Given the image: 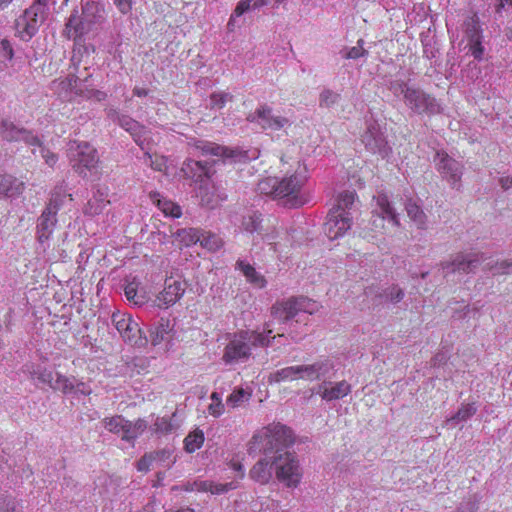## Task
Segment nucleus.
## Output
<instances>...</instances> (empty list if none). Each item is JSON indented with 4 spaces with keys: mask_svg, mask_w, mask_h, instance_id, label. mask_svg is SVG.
I'll list each match as a JSON object with an SVG mask.
<instances>
[{
    "mask_svg": "<svg viewBox=\"0 0 512 512\" xmlns=\"http://www.w3.org/2000/svg\"><path fill=\"white\" fill-rule=\"evenodd\" d=\"M294 442L295 436L289 427L273 422L262 427L252 436L247 451L250 455L258 453L277 455L284 453L283 449Z\"/></svg>",
    "mask_w": 512,
    "mask_h": 512,
    "instance_id": "1",
    "label": "nucleus"
},
{
    "mask_svg": "<svg viewBox=\"0 0 512 512\" xmlns=\"http://www.w3.org/2000/svg\"><path fill=\"white\" fill-rule=\"evenodd\" d=\"M272 330L264 332L255 330H241L234 334L224 349L222 356L226 364L246 360L251 356L252 347H268L276 336H271Z\"/></svg>",
    "mask_w": 512,
    "mask_h": 512,
    "instance_id": "2",
    "label": "nucleus"
},
{
    "mask_svg": "<svg viewBox=\"0 0 512 512\" xmlns=\"http://www.w3.org/2000/svg\"><path fill=\"white\" fill-rule=\"evenodd\" d=\"M295 170L292 174L285 176L282 180H278V189L276 197L287 198V202L293 206H302L306 202V198L301 193L302 188L307 180L306 167L298 160L294 161Z\"/></svg>",
    "mask_w": 512,
    "mask_h": 512,
    "instance_id": "3",
    "label": "nucleus"
},
{
    "mask_svg": "<svg viewBox=\"0 0 512 512\" xmlns=\"http://www.w3.org/2000/svg\"><path fill=\"white\" fill-rule=\"evenodd\" d=\"M275 475L288 488L299 486L303 471L299 460L290 452L274 455Z\"/></svg>",
    "mask_w": 512,
    "mask_h": 512,
    "instance_id": "4",
    "label": "nucleus"
},
{
    "mask_svg": "<svg viewBox=\"0 0 512 512\" xmlns=\"http://www.w3.org/2000/svg\"><path fill=\"white\" fill-rule=\"evenodd\" d=\"M111 321L123 341L139 348L146 346L147 338L143 335L138 322L130 314L113 312Z\"/></svg>",
    "mask_w": 512,
    "mask_h": 512,
    "instance_id": "5",
    "label": "nucleus"
},
{
    "mask_svg": "<svg viewBox=\"0 0 512 512\" xmlns=\"http://www.w3.org/2000/svg\"><path fill=\"white\" fill-rule=\"evenodd\" d=\"M68 154L74 169L84 176L86 171L95 169L99 163L97 150L87 142L71 141Z\"/></svg>",
    "mask_w": 512,
    "mask_h": 512,
    "instance_id": "6",
    "label": "nucleus"
},
{
    "mask_svg": "<svg viewBox=\"0 0 512 512\" xmlns=\"http://www.w3.org/2000/svg\"><path fill=\"white\" fill-rule=\"evenodd\" d=\"M64 198L65 194L61 190L53 191L49 203L39 217L37 232L38 241L41 245L44 244L45 240L49 239L51 233L53 232L57 222L56 215L63 203Z\"/></svg>",
    "mask_w": 512,
    "mask_h": 512,
    "instance_id": "7",
    "label": "nucleus"
},
{
    "mask_svg": "<svg viewBox=\"0 0 512 512\" xmlns=\"http://www.w3.org/2000/svg\"><path fill=\"white\" fill-rule=\"evenodd\" d=\"M398 86L401 88L406 105L414 112L418 114L439 112V105L430 95L419 89L409 87L404 83H399Z\"/></svg>",
    "mask_w": 512,
    "mask_h": 512,
    "instance_id": "8",
    "label": "nucleus"
},
{
    "mask_svg": "<svg viewBox=\"0 0 512 512\" xmlns=\"http://www.w3.org/2000/svg\"><path fill=\"white\" fill-rule=\"evenodd\" d=\"M376 203L374 210L372 211L371 225L376 232H381L385 228V220L390 221L395 226H400L399 216L395 209L392 207L388 196L383 193H379L374 196Z\"/></svg>",
    "mask_w": 512,
    "mask_h": 512,
    "instance_id": "9",
    "label": "nucleus"
},
{
    "mask_svg": "<svg viewBox=\"0 0 512 512\" xmlns=\"http://www.w3.org/2000/svg\"><path fill=\"white\" fill-rule=\"evenodd\" d=\"M485 260L484 254L480 252L459 253L451 261L442 262L441 268L445 274L448 273H471Z\"/></svg>",
    "mask_w": 512,
    "mask_h": 512,
    "instance_id": "10",
    "label": "nucleus"
},
{
    "mask_svg": "<svg viewBox=\"0 0 512 512\" xmlns=\"http://www.w3.org/2000/svg\"><path fill=\"white\" fill-rule=\"evenodd\" d=\"M311 301L305 297H292L285 301L276 302L271 307V314L282 322L294 318L299 312H309Z\"/></svg>",
    "mask_w": 512,
    "mask_h": 512,
    "instance_id": "11",
    "label": "nucleus"
},
{
    "mask_svg": "<svg viewBox=\"0 0 512 512\" xmlns=\"http://www.w3.org/2000/svg\"><path fill=\"white\" fill-rule=\"evenodd\" d=\"M247 120L251 123H257L262 129L278 131L289 125V119L276 115L273 108L267 104L260 105L253 113L247 116Z\"/></svg>",
    "mask_w": 512,
    "mask_h": 512,
    "instance_id": "12",
    "label": "nucleus"
},
{
    "mask_svg": "<svg viewBox=\"0 0 512 512\" xmlns=\"http://www.w3.org/2000/svg\"><path fill=\"white\" fill-rule=\"evenodd\" d=\"M362 142L369 152L380 156L382 159L388 158L392 153V148L388 145L380 126L376 123L367 126L362 135Z\"/></svg>",
    "mask_w": 512,
    "mask_h": 512,
    "instance_id": "13",
    "label": "nucleus"
},
{
    "mask_svg": "<svg viewBox=\"0 0 512 512\" xmlns=\"http://www.w3.org/2000/svg\"><path fill=\"white\" fill-rule=\"evenodd\" d=\"M352 225V217L343 214L341 210H332L324 224V232L330 240L343 236Z\"/></svg>",
    "mask_w": 512,
    "mask_h": 512,
    "instance_id": "14",
    "label": "nucleus"
},
{
    "mask_svg": "<svg viewBox=\"0 0 512 512\" xmlns=\"http://www.w3.org/2000/svg\"><path fill=\"white\" fill-rule=\"evenodd\" d=\"M190 145L198 150L203 156H214L222 159L223 161H235L238 157L243 156L237 149L222 146L214 142L196 140L191 142Z\"/></svg>",
    "mask_w": 512,
    "mask_h": 512,
    "instance_id": "15",
    "label": "nucleus"
},
{
    "mask_svg": "<svg viewBox=\"0 0 512 512\" xmlns=\"http://www.w3.org/2000/svg\"><path fill=\"white\" fill-rule=\"evenodd\" d=\"M186 290V283L182 280L168 278L165 281V287L156 299L155 305L159 308H168L181 299Z\"/></svg>",
    "mask_w": 512,
    "mask_h": 512,
    "instance_id": "16",
    "label": "nucleus"
},
{
    "mask_svg": "<svg viewBox=\"0 0 512 512\" xmlns=\"http://www.w3.org/2000/svg\"><path fill=\"white\" fill-rule=\"evenodd\" d=\"M273 470L275 471L274 455L263 454L250 469L249 476L255 482L266 485L272 479Z\"/></svg>",
    "mask_w": 512,
    "mask_h": 512,
    "instance_id": "17",
    "label": "nucleus"
},
{
    "mask_svg": "<svg viewBox=\"0 0 512 512\" xmlns=\"http://www.w3.org/2000/svg\"><path fill=\"white\" fill-rule=\"evenodd\" d=\"M332 368L329 360H318L312 364L297 365L298 380L315 381L325 376Z\"/></svg>",
    "mask_w": 512,
    "mask_h": 512,
    "instance_id": "18",
    "label": "nucleus"
},
{
    "mask_svg": "<svg viewBox=\"0 0 512 512\" xmlns=\"http://www.w3.org/2000/svg\"><path fill=\"white\" fill-rule=\"evenodd\" d=\"M438 170L455 186L462 176V165L445 153L437 152Z\"/></svg>",
    "mask_w": 512,
    "mask_h": 512,
    "instance_id": "19",
    "label": "nucleus"
},
{
    "mask_svg": "<svg viewBox=\"0 0 512 512\" xmlns=\"http://www.w3.org/2000/svg\"><path fill=\"white\" fill-rule=\"evenodd\" d=\"M110 204L107 189L98 188L92 197L87 201L83 208V213L87 216H97L104 212Z\"/></svg>",
    "mask_w": 512,
    "mask_h": 512,
    "instance_id": "20",
    "label": "nucleus"
},
{
    "mask_svg": "<svg viewBox=\"0 0 512 512\" xmlns=\"http://www.w3.org/2000/svg\"><path fill=\"white\" fill-rule=\"evenodd\" d=\"M182 171L189 178L200 180L202 177L210 178L212 172L206 162L188 159L183 163Z\"/></svg>",
    "mask_w": 512,
    "mask_h": 512,
    "instance_id": "21",
    "label": "nucleus"
},
{
    "mask_svg": "<svg viewBox=\"0 0 512 512\" xmlns=\"http://www.w3.org/2000/svg\"><path fill=\"white\" fill-rule=\"evenodd\" d=\"M320 395L323 400L333 401L347 396L351 392V385L343 380L334 383L331 387L322 386Z\"/></svg>",
    "mask_w": 512,
    "mask_h": 512,
    "instance_id": "22",
    "label": "nucleus"
},
{
    "mask_svg": "<svg viewBox=\"0 0 512 512\" xmlns=\"http://www.w3.org/2000/svg\"><path fill=\"white\" fill-rule=\"evenodd\" d=\"M24 190V183L17 178L0 174V196L14 197L21 194Z\"/></svg>",
    "mask_w": 512,
    "mask_h": 512,
    "instance_id": "23",
    "label": "nucleus"
},
{
    "mask_svg": "<svg viewBox=\"0 0 512 512\" xmlns=\"http://www.w3.org/2000/svg\"><path fill=\"white\" fill-rule=\"evenodd\" d=\"M1 136L7 141H28L30 132L23 128H18L13 122L4 120L1 124Z\"/></svg>",
    "mask_w": 512,
    "mask_h": 512,
    "instance_id": "24",
    "label": "nucleus"
},
{
    "mask_svg": "<svg viewBox=\"0 0 512 512\" xmlns=\"http://www.w3.org/2000/svg\"><path fill=\"white\" fill-rule=\"evenodd\" d=\"M32 16L29 8H26L22 15L15 20V34L22 41H30Z\"/></svg>",
    "mask_w": 512,
    "mask_h": 512,
    "instance_id": "25",
    "label": "nucleus"
},
{
    "mask_svg": "<svg viewBox=\"0 0 512 512\" xmlns=\"http://www.w3.org/2000/svg\"><path fill=\"white\" fill-rule=\"evenodd\" d=\"M407 216L419 229H425L427 223V216L423 209L414 201L409 199L405 204Z\"/></svg>",
    "mask_w": 512,
    "mask_h": 512,
    "instance_id": "26",
    "label": "nucleus"
},
{
    "mask_svg": "<svg viewBox=\"0 0 512 512\" xmlns=\"http://www.w3.org/2000/svg\"><path fill=\"white\" fill-rule=\"evenodd\" d=\"M298 380L297 365L288 366L282 369L276 370L269 374L267 381L269 384L281 383L284 381H296Z\"/></svg>",
    "mask_w": 512,
    "mask_h": 512,
    "instance_id": "27",
    "label": "nucleus"
},
{
    "mask_svg": "<svg viewBox=\"0 0 512 512\" xmlns=\"http://www.w3.org/2000/svg\"><path fill=\"white\" fill-rule=\"evenodd\" d=\"M172 326L168 319H161L158 325L150 331V340L153 346L161 344L172 332Z\"/></svg>",
    "mask_w": 512,
    "mask_h": 512,
    "instance_id": "28",
    "label": "nucleus"
},
{
    "mask_svg": "<svg viewBox=\"0 0 512 512\" xmlns=\"http://www.w3.org/2000/svg\"><path fill=\"white\" fill-rule=\"evenodd\" d=\"M237 266L249 282L260 288L265 286L266 280L264 277L260 275L249 263L238 261Z\"/></svg>",
    "mask_w": 512,
    "mask_h": 512,
    "instance_id": "29",
    "label": "nucleus"
},
{
    "mask_svg": "<svg viewBox=\"0 0 512 512\" xmlns=\"http://www.w3.org/2000/svg\"><path fill=\"white\" fill-rule=\"evenodd\" d=\"M154 202L157 203V206L163 211L165 215L172 216L178 218L181 216V208L175 203L166 200L160 199L158 193H153L150 195Z\"/></svg>",
    "mask_w": 512,
    "mask_h": 512,
    "instance_id": "30",
    "label": "nucleus"
},
{
    "mask_svg": "<svg viewBox=\"0 0 512 512\" xmlns=\"http://www.w3.org/2000/svg\"><path fill=\"white\" fill-rule=\"evenodd\" d=\"M200 234L199 229L183 228L176 232V237L182 245L188 247L199 242Z\"/></svg>",
    "mask_w": 512,
    "mask_h": 512,
    "instance_id": "31",
    "label": "nucleus"
},
{
    "mask_svg": "<svg viewBox=\"0 0 512 512\" xmlns=\"http://www.w3.org/2000/svg\"><path fill=\"white\" fill-rule=\"evenodd\" d=\"M199 243L203 248L209 251H217L224 244L222 238L218 235L204 231H201Z\"/></svg>",
    "mask_w": 512,
    "mask_h": 512,
    "instance_id": "32",
    "label": "nucleus"
},
{
    "mask_svg": "<svg viewBox=\"0 0 512 512\" xmlns=\"http://www.w3.org/2000/svg\"><path fill=\"white\" fill-rule=\"evenodd\" d=\"M102 424L109 432L122 436V434H124L126 419L121 415H115L104 418Z\"/></svg>",
    "mask_w": 512,
    "mask_h": 512,
    "instance_id": "33",
    "label": "nucleus"
},
{
    "mask_svg": "<svg viewBox=\"0 0 512 512\" xmlns=\"http://www.w3.org/2000/svg\"><path fill=\"white\" fill-rule=\"evenodd\" d=\"M204 433L201 430H195L189 433L184 439L185 450L189 453H193L200 449L204 443Z\"/></svg>",
    "mask_w": 512,
    "mask_h": 512,
    "instance_id": "34",
    "label": "nucleus"
},
{
    "mask_svg": "<svg viewBox=\"0 0 512 512\" xmlns=\"http://www.w3.org/2000/svg\"><path fill=\"white\" fill-rule=\"evenodd\" d=\"M356 201V193L354 191H344L338 197V204L334 210H341L343 214H348L350 216V212L353 204Z\"/></svg>",
    "mask_w": 512,
    "mask_h": 512,
    "instance_id": "35",
    "label": "nucleus"
},
{
    "mask_svg": "<svg viewBox=\"0 0 512 512\" xmlns=\"http://www.w3.org/2000/svg\"><path fill=\"white\" fill-rule=\"evenodd\" d=\"M364 40L359 39L357 41V46L354 47H346L341 50L342 57L345 59H358L360 57H364L368 54V51L364 49Z\"/></svg>",
    "mask_w": 512,
    "mask_h": 512,
    "instance_id": "36",
    "label": "nucleus"
},
{
    "mask_svg": "<svg viewBox=\"0 0 512 512\" xmlns=\"http://www.w3.org/2000/svg\"><path fill=\"white\" fill-rule=\"evenodd\" d=\"M477 409L476 407L474 406L473 403H469V404H463L459 409L458 411L456 412L455 415H453L451 418H449L447 420V422H461V421H466L468 420L469 418H471L475 413H476Z\"/></svg>",
    "mask_w": 512,
    "mask_h": 512,
    "instance_id": "37",
    "label": "nucleus"
},
{
    "mask_svg": "<svg viewBox=\"0 0 512 512\" xmlns=\"http://www.w3.org/2000/svg\"><path fill=\"white\" fill-rule=\"evenodd\" d=\"M267 0H242L240 1L235 10H234V16L240 17L245 12L252 10V9H258L264 5H266Z\"/></svg>",
    "mask_w": 512,
    "mask_h": 512,
    "instance_id": "38",
    "label": "nucleus"
},
{
    "mask_svg": "<svg viewBox=\"0 0 512 512\" xmlns=\"http://www.w3.org/2000/svg\"><path fill=\"white\" fill-rule=\"evenodd\" d=\"M154 463L162 467H170L175 459L172 458V451L170 449H162L155 452H150Z\"/></svg>",
    "mask_w": 512,
    "mask_h": 512,
    "instance_id": "39",
    "label": "nucleus"
},
{
    "mask_svg": "<svg viewBox=\"0 0 512 512\" xmlns=\"http://www.w3.org/2000/svg\"><path fill=\"white\" fill-rule=\"evenodd\" d=\"M381 296L384 297L386 301L397 304L403 300L405 293L398 285H392L383 290Z\"/></svg>",
    "mask_w": 512,
    "mask_h": 512,
    "instance_id": "40",
    "label": "nucleus"
},
{
    "mask_svg": "<svg viewBox=\"0 0 512 512\" xmlns=\"http://www.w3.org/2000/svg\"><path fill=\"white\" fill-rule=\"evenodd\" d=\"M340 100V94L334 92L330 89H325L320 93L319 96V105L321 107L330 108L333 105L337 104Z\"/></svg>",
    "mask_w": 512,
    "mask_h": 512,
    "instance_id": "41",
    "label": "nucleus"
},
{
    "mask_svg": "<svg viewBox=\"0 0 512 512\" xmlns=\"http://www.w3.org/2000/svg\"><path fill=\"white\" fill-rule=\"evenodd\" d=\"M278 179L274 177H267L258 183V190L262 194L274 195L276 197V190L278 189Z\"/></svg>",
    "mask_w": 512,
    "mask_h": 512,
    "instance_id": "42",
    "label": "nucleus"
},
{
    "mask_svg": "<svg viewBox=\"0 0 512 512\" xmlns=\"http://www.w3.org/2000/svg\"><path fill=\"white\" fill-rule=\"evenodd\" d=\"M172 423L167 417H156L151 425V431L155 434H167L172 430Z\"/></svg>",
    "mask_w": 512,
    "mask_h": 512,
    "instance_id": "43",
    "label": "nucleus"
},
{
    "mask_svg": "<svg viewBox=\"0 0 512 512\" xmlns=\"http://www.w3.org/2000/svg\"><path fill=\"white\" fill-rule=\"evenodd\" d=\"M0 512H22L18 509V503L14 497L8 494H0Z\"/></svg>",
    "mask_w": 512,
    "mask_h": 512,
    "instance_id": "44",
    "label": "nucleus"
},
{
    "mask_svg": "<svg viewBox=\"0 0 512 512\" xmlns=\"http://www.w3.org/2000/svg\"><path fill=\"white\" fill-rule=\"evenodd\" d=\"M233 96L229 93L218 92L212 93L210 96V107L212 109H221L228 101H232Z\"/></svg>",
    "mask_w": 512,
    "mask_h": 512,
    "instance_id": "45",
    "label": "nucleus"
},
{
    "mask_svg": "<svg viewBox=\"0 0 512 512\" xmlns=\"http://www.w3.org/2000/svg\"><path fill=\"white\" fill-rule=\"evenodd\" d=\"M250 396V393H248L246 390L239 388L230 394V396L227 398V404H230L232 407H237L241 403L248 401Z\"/></svg>",
    "mask_w": 512,
    "mask_h": 512,
    "instance_id": "46",
    "label": "nucleus"
},
{
    "mask_svg": "<svg viewBox=\"0 0 512 512\" xmlns=\"http://www.w3.org/2000/svg\"><path fill=\"white\" fill-rule=\"evenodd\" d=\"M260 214L253 213L243 218L242 226L247 232L253 233L260 228Z\"/></svg>",
    "mask_w": 512,
    "mask_h": 512,
    "instance_id": "47",
    "label": "nucleus"
},
{
    "mask_svg": "<svg viewBox=\"0 0 512 512\" xmlns=\"http://www.w3.org/2000/svg\"><path fill=\"white\" fill-rule=\"evenodd\" d=\"M54 388L61 390L64 393L71 392L75 389V379L68 378L63 375H57L55 380Z\"/></svg>",
    "mask_w": 512,
    "mask_h": 512,
    "instance_id": "48",
    "label": "nucleus"
},
{
    "mask_svg": "<svg viewBox=\"0 0 512 512\" xmlns=\"http://www.w3.org/2000/svg\"><path fill=\"white\" fill-rule=\"evenodd\" d=\"M466 35L469 43L481 40L479 25L474 19L467 23Z\"/></svg>",
    "mask_w": 512,
    "mask_h": 512,
    "instance_id": "49",
    "label": "nucleus"
},
{
    "mask_svg": "<svg viewBox=\"0 0 512 512\" xmlns=\"http://www.w3.org/2000/svg\"><path fill=\"white\" fill-rule=\"evenodd\" d=\"M66 33L69 38L76 39L82 34V31L79 29V24L77 22L76 16H71L69 21L66 24Z\"/></svg>",
    "mask_w": 512,
    "mask_h": 512,
    "instance_id": "50",
    "label": "nucleus"
},
{
    "mask_svg": "<svg viewBox=\"0 0 512 512\" xmlns=\"http://www.w3.org/2000/svg\"><path fill=\"white\" fill-rule=\"evenodd\" d=\"M119 124L121 127H123L126 131L133 133H136L138 130H141L142 127L136 122L135 120L131 119L128 116H122L119 118Z\"/></svg>",
    "mask_w": 512,
    "mask_h": 512,
    "instance_id": "51",
    "label": "nucleus"
},
{
    "mask_svg": "<svg viewBox=\"0 0 512 512\" xmlns=\"http://www.w3.org/2000/svg\"><path fill=\"white\" fill-rule=\"evenodd\" d=\"M487 269L494 271L495 275H505L510 273V264L508 260H502L496 262L494 265H487Z\"/></svg>",
    "mask_w": 512,
    "mask_h": 512,
    "instance_id": "52",
    "label": "nucleus"
},
{
    "mask_svg": "<svg viewBox=\"0 0 512 512\" xmlns=\"http://www.w3.org/2000/svg\"><path fill=\"white\" fill-rule=\"evenodd\" d=\"M139 435L137 432L134 424L130 422L129 420H126V425L124 429V434H122V440L125 441H133L135 440Z\"/></svg>",
    "mask_w": 512,
    "mask_h": 512,
    "instance_id": "53",
    "label": "nucleus"
},
{
    "mask_svg": "<svg viewBox=\"0 0 512 512\" xmlns=\"http://www.w3.org/2000/svg\"><path fill=\"white\" fill-rule=\"evenodd\" d=\"M154 464L155 463H154L151 453H146L138 461L137 468L139 471L147 472L150 469V467L153 466Z\"/></svg>",
    "mask_w": 512,
    "mask_h": 512,
    "instance_id": "54",
    "label": "nucleus"
},
{
    "mask_svg": "<svg viewBox=\"0 0 512 512\" xmlns=\"http://www.w3.org/2000/svg\"><path fill=\"white\" fill-rule=\"evenodd\" d=\"M469 49H470V52L474 56L475 59H478V60L482 59V56H483V53H484V48L481 45V40L470 42L469 43Z\"/></svg>",
    "mask_w": 512,
    "mask_h": 512,
    "instance_id": "55",
    "label": "nucleus"
},
{
    "mask_svg": "<svg viewBox=\"0 0 512 512\" xmlns=\"http://www.w3.org/2000/svg\"><path fill=\"white\" fill-rule=\"evenodd\" d=\"M233 488H234V486L232 483L221 484V483H215V482L211 481V493L212 494H217V495L222 494V493H225Z\"/></svg>",
    "mask_w": 512,
    "mask_h": 512,
    "instance_id": "56",
    "label": "nucleus"
},
{
    "mask_svg": "<svg viewBox=\"0 0 512 512\" xmlns=\"http://www.w3.org/2000/svg\"><path fill=\"white\" fill-rule=\"evenodd\" d=\"M208 412L210 415L214 417H219L224 413V404L222 403V401L212 402L208 406Z\"/></svg>",
    "mask_w": 512,
    "mask_h": 512,
    "instance_id": "57",
    "label": "nucleus"
},
{
    "mask_svg": "<svg viewBox=\"0 0 512 512\" xmlns=\"http://www.w3.org/2000/svg\"><path fill=\"white\" fill-rule=\"evenodd\" d=\"M122 14H127L132 9V0H113Z\"/></svg>",
    "mask_w": 512,
    "mask_h": 512,
    "instance_id": "58",
    "label": "nucleus"
},
{
    "mask_svg": "<svg viewBox=\"0 0 512 512\" xmlns=\"http://www.w3.org/2000/svg\"><path fill=\"white\" fill-rule=\"evenodd\" d=\"M124 292L127 300L133 302L135 296H137V285L134 282L127 284Z\"/></svg>",
    "mask_w": 512,
    "mask_h": 512,
    "instance_id": "59",
    "label": "nucleus"
},
{
    "mask_svg": "<svg viewBox=\"0 0 512 512\" xmlns=\"http://www.w3.org/2000/svg\"><path fill=\"white\" fill-rule=\"evenodd\" d=\"M1 47L3 50V57L5 58V60H11L13 57V49L11 47L10 42L6 39H3L1 41Z\"/></svg>",
    "mask_w": 512,
    "mask_h": 512,
    "instance_id": "60",
    "label": "nucleus"
},
{
    "mask_svg": "<svg viewBox=\"0 0 512 512\" xmlns=\"http://www.w3.org/2000/svg\"><path fill=\"white\" fill-rule=\"evenodd\" d=\"M77 83H78V78L74 75L66 78V80L62 81V85L65 87V88H70L71 90H75V94H81L78 90H76L77 88Z\"/></svg>",
    "mask_w": 512,
    "mask_h": 512,
    "instance_id": "61",
    "label": "nucleus"
},
{
    "mask_svg": "<svg viewBox=\"0 0 512 512\" xmlns=\"http://www.w3.org/2000/svg\"><path fill=\"white\" fill-rule=\"evenodd\" d=\"M133 424L139 435H141L148 427V422L141 418L137 419Z\"/></svg>",
    "mask_w": 512,
    "mask_h": 512,
    "instance_id": "62",
    "label": "nucleus"
},
{
    "mask_svg": "<svg viewBox=\"0 0 512 512\" xmlns=\"http://www.w3.org/2000/svg\"><path fill=\"white\" fill-rule=\"evenodd\" d=\"M43 152V158L45 159L46 163L49 165V166H53L56 161H57V157L55 154L51 153L50 151H45V150H42Z\"/></svg>",
    "mask_w": 512,
    "mask_h": 512,
    "instance_id": "63",
    "label": "nucleus"
},
{
    "mask_svg": "<svg viewBox=\"0 0 512 512\" xmlns=\"http://www.w3.org/2000/svg\"><path fill=\"white\" fill-rule=\"evenodd\" d=\"M499 184L504 190L512 188V176H503L499 179Z\"/></svg>",
    "mask_w": 512,
    "mask_h": 512,
    "instance_id": "64",
    "label": "nucleus"
}]
</instances>
